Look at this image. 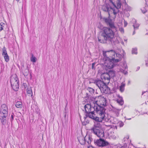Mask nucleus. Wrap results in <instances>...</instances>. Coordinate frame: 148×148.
Returning a JSON list of instances; mask_svg holds the SVG:
<instances>
[{
    "label": "nucleus",
    "instance_id": "1",
    "mask_svg": "<svg viewBox=\"0 0 148 148\" xmlns=\"http://www.w3.org/2000/svg\"><path fill=\"white\" fill-rule=\"evenodd\" d=\"M102 19L107 25H109L110 27H106L103 28L102 36L105 40L108 41L111 43L116 42L117 38L115 33L117 29L114 26V23L112 20L108 18L103 17Z\"/></svg>",
    "mask_w": 148,
    "mask_h": 148
},
{
    "label": "nucleus",
    "instance_id": "2",
    "mask_svg": "<svg viewBox=\"0 0 148 148\" xmlns=\"http://www.w3.org/2000/svg\"><path fill=\"white\" fill-rule=\"evenodd\" d=\"M96 110L95 111H92L88 112L86 113V117L84 118V121H86L87 119L90 118L94 120L99 122H102L103 121L106 122H110V116L104 114V111L102 108H100L99 107H96L95 108Z\"/></svg>",
    "mask_w": 148,
    "mask_h": 148
},
{
    "label": "nucleus",
    "instance_id": "3",
    "mask_svg": "<svg viewBox=\"0 0 148 148\" xmlns=\"http://www.w3.org/2000/svg\"><path fill=\"white\" fill-rule=\"evenodd\" d=\"M103 55L104 58H110L112 60H114L115 62H119L121 59L122 55L119 53H116L114 50H111L107 51H103Z\"/></svg>",
    "mask_w": 148,
    "mask_h": 148
},
{
    "label": "nucleus",
    "instance_id": "4",
    "mask_svg": "<svg viewBox=\"0 0 148 148\" xmlns=\"http://www.w3.org/2000/svg\"><path fill=\"white\" fill-rule=\"evenodd\" d=\"M92 103L95 105V108L99 107L100 108L103 109L104 111V115L108 116L107 114H106L105 113V109L103 107L106 105V100L105 98L101 96H99L96 98H93L92 100Z\"/></svg>",
    "mask_w": 148,
    "mask_h": 148
},
{
    "label": "nucleus",
    "instance_id": "5",
    "mask_svg": "<svg viewBox=\"0 0 148 148\" xmlns=\"http://www.w3.org/2000/svg\"><path fill=\"white\" fill-rule=\"evenodd\" d=\"M101 122L95 123L91 129V132L100 138L104 137V132L101 129Z\"/></svg>",
    "mask_w": 148,
    "mask_h": 148
},
{
    "label": "nucleus",
    "instance_id": "6",
    "mask_svg": "<svg viewBox=\"0 0 148 148\" xmlns=\"http://www.w3.org/2000/svg\"><path fill=\"white\" fill-rule=\"evenodd\" d=\"M110 3L113 5V8L112 9V13L115 15L118 12V9L121 6L120 0H109Z\"/></svg>",
    "mask_w": 148,
    "mask_h": 148
},
{
    "label": "nucleus",
    "instance_id": "7",
    "mask_svg": "<svg viewBox=\"0 0 148 148\" xmlns=\"http://www.w3.org/2000/svg\"><path fill=\"white\" fill-rule=\"evenodd\" d=\"M104 65L106 67V69H111L113 68L116 65H117L118 62H115L114 60H111L110 58L108 57L107 58H104Z\"/></svg>",
    "mask_w": 148,
    "mask_h": 148
},
{
    "label": "nucleus",
    "instance_id": "8",
    "mask_svg": "<svg viewBox=\"0 0 148 148\" xmlns=\"http://www.w3.org/2000/svg\"><path fill=\"white\" fill-rule=\"evenodd\" d=\"M10 83L13 90L15 91L18 90L19 87V80L16 75L10 79Z\"/></svg>",
    "mask_w": 148,
    "mask_h": 148
},
{
    "label": "nucleus",
    "instance_id": "9",
    "mask_svg": "<svg viewBox=\"0 0 148 148\" xmlns=\"http://www.w3.org/2000/svg\"><path fill=\"white\" fill-rule=\"evenodd\" d=\"M95 143L97 146L102 147L110 145L109 142L101 138L97 140L95 142Z\"/></svg>",
    "mask_w": 148,
    "mask_h": 148
},
{
    "label": "nucleus",
    "instance_id": "10",
    "mask_svg": "<svg viewBox=\"0 0 148 148\" xmlns=\"http://www.w3.org/2000/svg\"><path fill=\"white\" fill-rule=\"evenodd\" d=\"M111 4V3H110L109 4H105L102 6V9L103 11L107 12H108L109 14V17L108 18H108L109 19H110V14L112 12V9L113 8V7L110 5Z\"/></svg>",
    "mask_w": 148,
    "mask_h": 148
},
{
    "label": "nucleus",
    "instance_id": "11",
    "mask_svg": "<svg viewBox=\"0 0 148 148\" xmlns=\"http://www.w3.org/2000/svg\"><path fill=\"white\" fill-rule=\"evenodd\" d=\"M127 64L125 63L124 62L123 63L122 65L118 67L116 71L118 73H122L125 75L127 73Z\"/></svg>",
    "mask_w": 148,
    "mask_h": 148
},
{
    "label": "nucleus",
    "instance_id": "12",
    "mask_svg": "<svg viewBox=\"0 0 148 148\" xmlns=\"http://www.w3.org/2000/svg\"><path fill=\"white\" fill-rule=\"evenodd\" d=\"M129 138L128 136H127L124 138V147L122 146L121 148H126L127 145H129L128 148H133V146L132 144H131V141L129 139Z\"/></svg>",
    "mask_w": 148,
    "mask_h": 148
},
{
    "label": "nucleus",
    "instance_id": "13",
    "mask_svg": "<svg viewBox=\"0 0 148 148\" xmlns=\"http://www.w3.org/2000/svg\"><path fill=\"white\" fill-rule=\"evenodd\" d=\"M101 79L106 84L109 83L110 78L107 73H103L101 75Z\"/></svg>",
    "mask_w": 148,
    "mask_h": 148
},
{
    "label": "nucleus",
    "instance_id": "14",
    "mask_svg": "<svg viewBox=\"0 0 148 148\" xmlns=\"http://www.w3.org/2000/svg\"><path fill=\"white\" fill-rule=\"evenodd\" d=\"M84 109L86 112V113L88 112L92 111H95L96 110L95 108V105H92L89 103H87L84 106Z\"/></svg>",
    "mask_w": 148,
    "mask_h": 148
},
{
    "label": "nucleus",
    "instance_id": "15",
    "mask_svg": "<svg viewBox=\"0 0 148 148\" xmlns=\"http://www.w3.org/2000/svg\"><path fill=\"white\" fill-rule=\"evenodd\" d=\"M91 82L95 84L99 89L104 85L105 83L103 81H102L101 80L98 79H93Z\"/></svg>",
    "mask_w": 148,
    "mask_h": 148
},
{
    "label": "nucleus",
    "instance_id": "16",
    "mask_svg": "<svg viewBox=\"0 0 148 148\" xmlns=\"http://www.w3.org/2000/svg\"><path fill=\"white\" fill-rule=\"evenodd\" d=\"M100 89L101 92L106 94L110 92V89L105 84L101 88H100Z\"/></svg>",
    "mask_w": 148,
    "mask_h": 148
},
{
    "label": "nucleus",
    "instance_id": "17",
    "mask_svg": "<svg viewBox=\"0 0 148 148\" xmlns=\"http://www.w3.org/2000/svg\"><path fill=\"white\" fill-rule=\"evenodd\" d=\"M8 116H4L0 115V119L2 124L4 125H5L7 122V118Z\"/></svg>",
    "mask_w": 148,
    "mask_h": 148
},
{
    "label": "nucleus",
    "instance_id": "18",
    "mask_svg": "<svg viewBox=\"0 0 148 148\" xmlns=\"http://www.w3.org/2000/svg\"><path fill=\"white\" fill-rule=\"evenodd\" d=\"M85 144H89L91 143L92 140V138L89 135H86L85 137L84 138Z\"/></svg>",
    "mask_w": 148,
    "mask_h": 148
},
{
    "label": "nucleus",
    "instance_id": "19",
    "mask_svg": "<svg viewBox=\"0 0 148 148\" xmlns=\"http://www.w3.org/2000/svg\"><path fill=\"white\" fill-rule=\"evenodd\" d=\"M107 73L109 75L110 78L113 77L115 76V72L113 70L109 71Z\"/></svg>",
    "mask_w": 148,
    "mask_h": 148
},
{
    "label": "nucleus",
    "instance_id": "20",
    "mask_svg": "<svg viewBox=\"0 0 148 148\" xmlns=\"http://www.w3.org/2000/svg\"><path fill=\"white\" fill-rule=\"evenodd\" d=\"M125 86V84L124 82H123L121 84L120 86L119 87V89L121 92L124 91Z\"/></svg>",
    "mask_w": 148,
    "mask_h": 148
},
{
    "label": "nucleus",
    "instance_id": "21",
    "mask_svg": "<svg viewBox=\"0 0 148 148\" xmlns=\"http://www.w3.org/2000/svg\"><path fill=\"white\" fill-rule=\"evenodd\" d=\"M29 73V71L28 69L27 68L25 69V70L23 71V74L24 75L25 78H28L27 77V76L28 75Z\"/></svg>",
    "mask_w": 148,
    "mask_h": 148
},
{
    "label": "nucleus",
    "instance_id": "22",
    "mask_svg": "<svg viewBox=\"0 0 148 148\" xmlns=\"http://www.w3.org/2000/svg\"><path fill=\"white\" fill-rule=\"evenodd\" d=\"M17 108H22L23 107L22 103L20 101H17L15 104Z\"/></svg>",
    "mask_w": 148,
    "mask_h": 148
},
{
    "label": "nucleus",
    "instance_id": "23",
    "mask_svg": "<svg viewBox=\"0 0 148 148\" xmlns=\"http://www.w3.org/2000/svg\"><path fill=\"white\" fill-rule=\"evenodd\" d=\"M117 101V102L121 105H122L123 104L124 101L123 98L121 97H119Z\"/></svg>",
    "mask_w": 148,
    "mask_h": 148
},
{
    "label": "nucleus",
    "instance_id": "24",
    "mask_svg": "<svg viewBox=\"0 0 148 148\" xmlns=\"http://www.w3.org/2000/svg\"><path fill=\"white\" fill-rule=\"evenodd\" d=\"M8 111V108L6 105L5 104H2L0 110Z\"/></svg>",
    "mask_w": 148,
    "mask_h": 148
},
{
    "label": "nucleus",
    "instance_id": "25",
    "mask_svg": "<svg viewBox=\"0 0 148 148\" xmlns=\"http://www.w3.org/2000/svg\"><path fill=\"white\" fill-rule=\"evenodd\" d=\"M8 111L0 110V115L8 116Z\"/></svg>",
    "mask_w": 148,
    "mask_h": 148
},
{
    "label": "nucleus",
    "instance_id": "26",
    "mask_svg": "<svg viewBox=\"0 0 148 148\" xmlns=\"http://www.w3.org/2000/svg\"><path fill=\"white\" fill-rule=\"evenodd\" d=\"M27 93L29 95V96H32V92L31 88H27Z\"/></svg>",
    "mask_w": 148,
    "mask_h": 148
},
{
    "label": "nucleus",
    "instance_id": "27",
    "mask_svg": "<svg viewBox=\"0 0 148 148\" xmlns=\"http://www.w3.org/2000/svg\"><path fill=\"white\" fill-rule=\"evenodd\" d=\"M133 20H134V21L135 22L134 23V24L133 25L134 29L135 30L137 29L138 28V27H139V25L138 24H137L136 21L135 19H133Z\"/></svg>",
    "mask_w": 148,
    "mask_h": 148
},
{
    "label": "nucleus",
    "instance_id": "28",
    "mask_svg": "<svg viewBox=\"0 0 148 148\" xmlns=\"http://www.w3.org/2000/svg\"><path fill=\"white\" fill-rule=\"evenodd\" d=\"M7 54H8L6 51V49L5 47H4L2 49V55L3 56H4Z\"/></svg>",
    "mask_w": 148,
    "mask_h": 148
},
{
    "label": "nucleus",
    "instance_id": "29",
    "mask_svg": "<svg viewBox=\"0 0 148 148\" xmlns=\"http://www.w3.org/2000/svg\"><path fill=\"white\" fill-rule=\"evenodd\" d=\"M30 60L32 62H36V58L34 56V55L32 54Z\"/></svg>",
    "mask_w": 148,
    "mask_h": 148
},
{
    "label": "nucleus",
    "instance_id": "30",
    "mask_svg": "<svg viewBox=\"0 0 148 148\" xmlns=\"http://www.w3.org/2000/svg\"><path fill=\"white\" fill-rule=\"evenodd\" d=\"M5 61L6 62H8L10 58L8 54L3 56Z\"/></svg>",
    "mask_w": 148,
    "mask_h": 148
},
{
    "label": "nucleus",
    "instance_id": "31",
    "mask_svg": "<svg viewBox=\"0 0 148 148\" xmlns=\"http://www.w3.org/2000/svg\"><path fill=\"white\" fill-rule=\"evenodd\" d=\"M80 143L82 145H84L85 144V142L83 138H82L81 139H78Z\"/></svg>",
    "mask_w": 148,
    "mask_h": 148
},
{
    "label": "nucleus",
    "instance_id": "32",
    "mask_svg": "<svg viewBox=\"0 0 148 148\" xmlns=\"http://www.w3.org/2000/svg\"><path fill=\"white\" fill-rule=\"evenodd\" d=\"M5 25V24L3 23H0V31H1L3 29V27Z\"/></svg>",
    "mask_w": 148,
    "mask_h": 148
},
{
    "label": "nucleus",
    "instance_id": "33",
    "mask_svg": "<svg viewBox=\"0 0 148 148\" xmlns=\"http://www.w3.org/2000/svg\"><path fill=\"white\" fill-rule=\"evenodd\" d=\"M147 6H145V8H143L141 9V10L142 12L143 13H145L147 12Z\"/></svg>",
    "mask_w": 148,
    "mask_h": 148
},
{
    "label": "nucleus",
    "instance_id": "34",
    "mask_svg": "<svg viewBox=\"0 0 148 148\" xmlns=\"http://www.w3.org/2000/svg\"><path fill=\"white\" fill-rule=\"evenodd\" d=\"M118 124L120 127H121L123 126L124 124L122 121H119L118 123Z\"/></svg>",
    "mask_w": 148,
    "mask_h": 148
},
{
    "label": "nucleus",
    "instance_id": "35",
    "mask_svg": "<svg viewBox=\"0 0 148 148\" xmlns=\"http://www.w3.org/2000/svg\"><path fill=\"white\" fill-rule=\"evenodd\" d=\"M132 54H136L137 53V49L136 48L133 49L132 51Z\"/></svg>",
    "mask_w": 148,
    "mask_h": 148
},
{
    "label": "nucleus",
    "instance_id": "36",
    "mask_svg": "<svg viewBox=\"0 0 148 148\" xmlns=\"http://www.w3.org/2000/svg\"><path fill=\"white\" fill-rule=\"evenodd\" d=\"M14 115L13 113H12L11 116V118L10 119V121L12 122L14 119Z\"/></svg>",
    "mask_w": 148,
    "mask_h": 148
},
{
    "label": "nucleus",
    "instance_id": "37",
    "mask_svg": "<svg viewBox=\"0 0 148 148\" xmlns=\"http://www.w3.org/2000/svg\"><path fill=\"white\" fill-rule=\"evenodd\" d=\"M88 90L90 92H91V93H93L94 91V90L93 89L91 88H88Z\"/></svg>",
    "mask_w": 148,
    "mask_h": 148
},
{
    "label": "nucleus",
    "instance_id": "38",
    "mask_svg": "<svg viewBox=\"0 0 148 148\" xmlns=\"http://www.w3.org/2000/svg\"><path fill=\"white\" fill-rule=\"evenodd\" d=\"M111 136L114 139H116L117 137L116 136L114 135V132L113 133L112 135Z\"/></svg>",
    "mask_w": 148,
    "mask_h": 148
},
{
    "label": "nucleus",
    "instance_id": "39",
    "mask_svg": "<svg viewBox=\"0 0 148 148\" xmlns=\"http://www.w3.org/2000/svg\"><path fill=\"white\" fill-rule=\"evenodd\" d=\"M119 30L121 33H124V29L123 28H120L119 29Z\"/></svg>",
    "mask_w": 148,
    "mask_h": 148
},
{
    "label": "nucleus",
    "instance_id": "40",
    "mask_svg": "<svg viewBox=\"0 0 148 148\" xmlns=\"http://www.w3.org/2000/svg\"><path fill=\"white\" fill-rule=\"evenodd\" d=\"M95 63H93L92 64V69H95Z\"/></svg>",
    "mask_w": 148,
    "mask_h": 148
},
{
    "label": "nucleus",
    "instance_id": "41",
    "mask_svg": "<svg viewBox=\"0 0 148 148\" xmlns=\"http://www.w3.org/2000/svg\"><path fill=\"white\" fill-rule=\"evenodd\" d=\"M145 65L147 66H148V59L145 60Z\"/></svg>",
    "mask_w": 148,
    "mask_h": 148
},
{
    "label": "nucleus",
    "instance_id": "42",
    "mask_svg": "<svg viewBox=\"0 0 148 148\" xmlns=\"http://www.w3.org/2000/svg\"><path fill=\"white\" fill-rule=\"evenodd\" d=\"M127 24V23L125 21H124V27H126Z\"/></svg>",
    "mask_w": 148,
    "mask_h": 148
},
{
    "label": "nucleus",
    "instance_id": "43",
    "mask_svg": "<svg viewBox=\"0 0 148 148\" xmlns=\"http://www.w3.org/2000/svg\"><path fill=\"white\" fill-rule=\"evenodd\" d=\"M99 41L101 43H104L103 41H102L101 39H100L99 37L98 38Z\"/></svg>",
    "mask_w": 148,
    "mask_h": 148
},
{
    "label": "nucleus",
    "instance_id": "44",
    "mask_svg": "<svg viewBox=\"0 0 148 148\" xmlns=\"http://www.w3.org/2000/svg\"><path fill=\"white\" fill-rule=\"evenodd\" d=\"M88 148H95L92 146H89L88 147Z\"/></svg>",
    "mask_w": 148,
    "mask_h": 148
},
{
    "label": "nucleus",
    "instance_id": "45",
    "mask_svg": "<svg viewBox=\"0 0 148 148\" xmlns=\"http://www.w3.org/2000/svg\"><path fill=\"white\" fill-rule=\"evenodd\" d=\"M120 111V110H116V112L118 113H119Z\"/></svg>",
    "mask_w": 148,
    "mask_h": 148
},
{
    "label": "nucleus",
    "instance_id": "46",
    "mask_svg": "<svg viewBox=\"0 0 148 148\" xmlns=\"http://www.w3.org/2000/svg\"><path fill=\"white\" fill-rule=\"evenodd\" d=\"M29 75H30V78H32V76H31V75L30 74V73Z\"/></svg>",
    "mask_w": 148,
    "mask_h": 148
},
{
    "label": "nucleus",
    "instance_id": "47",
    "mask_svg": "<svg viewBox=\"0 0 148 148\" xmlns=\"http://www.w3.org/2000/svg\"><path fill=\"white\" fill-rule=\"evenodd\" d=\"M135 33V31H134L133 32V34L134 35Z\"/></svg>",
    "mask_w": 148,
    "mask_h": 148
},
{
    "label": "nucleus",
    "instance_id": "48",
    "mask_svg": "<svg viewBox=\"0 0 148 148\" xmlns=\"http://www.w3.org/2000/svg\"><path fill=\"white\" fill-rule=\"evenodd\" d=\"M23 84L25 86V84H25V83H23Z\"/></svg>",
    "mask_w": 148,
    "mask_h": 148
},
{
    "label": "nucleus",
    "instance_id": "49",
    "mask_svg": "<svg viewBox=\"0 0 148 148\" xmlns=\"http://www.w3.org/2000/svg\"><path fill=\"white\" fill-rule=\"evenodd\" d=\"M125 41H126V42L127 40H125Z\"/></svg>",
    "mask_w": 148,
    "mask_h": 148
},
{
    "label": "nucleus",
    "instance_id": "50",
    "mask_svg": "<svg viewBox=\"0 0 148 148\" xmlns=\"http://www.w3.org/2000/svg\"><path fill=\"white\" fill-rule=\"evenodd\" d=\"M138 69H139V68H140L139 67H138Z\"/></svg>",
    "mask_w": 148,
    "mask_h": 148
}]
</instances>
